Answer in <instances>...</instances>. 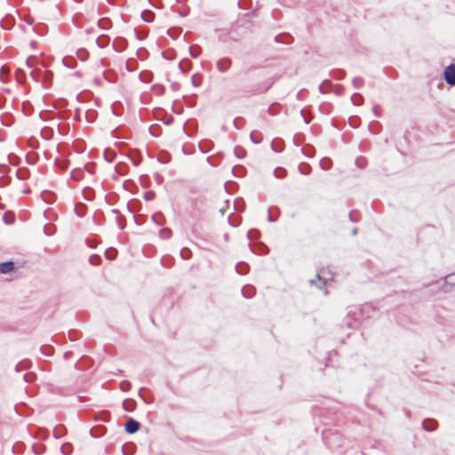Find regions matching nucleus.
Instances as JSON below:
<instances>
[{
  "label": "nucleus",
  "mask_w": 455,
  "mask_h": 455,
  "mask_svg": "<svg viewBox=\"0 0 455 455\" xmlns=\"http://www.w3.org/2000/svg\"><path fill=\"white\" fill-rule=\"evenodd\" d=\"M26 21H27L28 24H32L33 20H32V18L28 17V19H26Z\"/></svg>",
  "instance_id": "34"
},
{
  "label": "nucleus",
  "mask_w": 455,
  "mask_h": 455,
  "mask_svg": "<svg viewBox=\"0 0 455 455\" xmlns=\"http://www.w3.org/2000/svg\"><path fill=\"white\" fill-rule=\"evenodd\" d=\"M373 110H374V112H375L376 116H378V114H377V113H378V110H377V108H376V107H374V108H373Z\"/></svg>",
  "instance_id": "36"
},
{
  "label": "nucleus",
  "mask_w": 455,
  "mask_h": 455,
  "mask_svg": "<svg viewBox=\"0 0 455 455\" xmlns=\"http://www.w3.org/2000/svg\"><path fill=\"white\" fill-rule=\"evenodd\" d=\"M323 272L322 270H321V271H319V272L317 273V278H318L320 281H323L324 284H326V283H328L329 279H327V278H323Z\"/></svg>",
  "instance_id": "27"
},
{
  "label": "nucleus",
  "mask_w": 455,
  "mask_h": 455,
  "mask_svg": "<svg viewBox=\"0 0 455 455\" xmlns=\"http://www.w3.org/2000/svg\"><path fill=\"white\" fill-rule=\"evenodd\" d=\"M140 79L143 82V83H150L151 80H152V75L150 72H143V73H140Z\"/></svg>",
  "instance_id": "18"
},
{
  "label": "nucleus",
  "mask_w": 455,
  "mask_h": 455,
  "mask_svg": "<svg viewBox=\"0 0 455 455\" xmlns=\"http://www.w3.org/2000/svg\"><path fill=\"white\" fill-rule=\"evenodd\" d=\"M106 256L109 259H114L115 257H116V251H106Z\"/></svg>",
  "instance_id": "28"
},
{
  "label": "nucleus",
  "mask_w": 455,
  "mask_h": 455,
  "mask_svg": "<svg viewBox=\"0 0 455 455\" xmlns=\"http://www.w3.org/2000/svg\"><path fill=\"white\" fill-rule=\"evenodd\" d=\"M77 55L78 57L82 60H85L88 57V52L86 50L84 49H80L78 52H77Z\"/></svg>",
  "instance_id": "24"
},
{
  "label": "nucleus",
  "mask_w": 455,
  "mask_h": 455,
  "mask_svg": "<svg viewBox=\"0 0 455 455\" xmlns=\"http://www.w3.org/2000/svg\"><path fill=\"white\" fill-rule=\"evenodd\" d=\"M189 52L192 58H197L201 54L202 49L199 45L194 44L189 47Z\"/></svg>",
  "instance_id": "12"
},
{
  "label": "nucleus",
  "mask_w": 455,
  "mask_h": 455,
  "mask_svg": "<svg viewBox=\"0 0 455 455\" xmlns=\"http://www.w3.org/2000/svg\"><path fill=\"white\" fill-rule=\"evenodd\" d=\"M4 220H6V219L4 218ZM5 222L9 223V224H12V221L5 220Z\"/></svg>",
  "instance_id": "40"
},
{
  "label": "nucleus",
  "mask_w": 455,
  "mask_h": 455,
  "mask_svg": "<svg viewBox=\"0 0 455 455\" xmlns=\"http://www.w3.org/2000/svg\"><path fill=\"white\" fill-rule=\"evenodd\" d=\"M140 428V423L133 419H130L125 424V431L129 434L137 432Z\"/></svg>",
  "instance_id": "5"
},
{
  "label": "nucleus",
  "mask_w": 455,
  "mask_h": 455,
  "mask_svg": "<svg viewBox=\"0 0 455 455\" xmlns=\"http://www.w3.org/2000/svg\"><path fill=\"white\" fill-rule=\"evenodd\" d=\"M155 14L148 10H145L141 13V18L146 22H152L154 20Z\"/></svg>",
  "instance_id": "13"
},
{
  "label": "nucleus",
  "mask_w": 455,
  "mask_h": 455,
  "mask_svg": "<svg viewBox=\"0 0 455 455\" xmlns=\"http://www.w3.org/2000/svg\"><path fill=\"white\" fill-rule=\"evenodd\" d=\"M422 427L426 431H434L437 427V422L434 419H425L422 422Z\"/></svg>",
  "instance_id": "7"
},
{
  "label": "nucleus",
  "mask_w": 455,
  "mask_h": 455,
  "mask_svg": "<svg viewBox=\"0 0 455 455\" xmlns=\"http://www.w3.org/2000/svg\"><path fill=\"white\" fill-rule=\"evenodd\" d=\"M355 88L359 89L363 85V80L361 77H355L352 81Z\"/></svg>",
  "instance_id": "22"
},
{
  "label": "nucleus",
  "mask_w": 455,
  "mask_h": 455,
  "mask_svg": "<svg viewBox=\"0 0 455 455\" xmlns=\"http://www.w3.org/2000/svg\"><path fill=\"white\" fill-rule=\"evenodd\" d=\"M24 379L26 381H31L33 376H29L28 374L24 375Z\"/></svg>",
  "instance_id": "30"
},
{
  "label": "nucleus",
  "mask_w": 455,
  "mask_h": 455,
  "mask_svg": "<svg viewBox=\"0 0 455 455\" xmlns=\"http://www.w3.org/2000/svg\"><path fill=\"white\" fill-rule=\"evenodd\" d=\"M351 100H352L354 105L359 106V105L362 104L363 98H362V96L360 94L355 93L354 95H352Z\"/></svg>",
  "instance_id": "21"
},
{
  "label": "nucleus",
  "mask_w": 455,
  "mask_h": 455,
  "mask_svg": "<svg viewBox=\"0 0 455 455\" xmlns=\"http://www.w3.org/2000/svg\"><path fill=\"white\" fill-rule=\"evenodd\" d=\"M235 153L239 156V157H242L245 153H244V150L241 148H235Z\"/></svg>",
  "instance_id": "29"
},
{
  "label": "nucleus",
  "mask_w": 455,
  "mask_h": 455,
  "mask_svg": "<svg viewBox=\"0 0 455 455\" xmlns=\"http://www.w3.org/2000/svg\"><path fill=\"white\" fill-rule=\"evenodd\" d=\"M124 385H128V383H122V386H124V388H126V386Z\"/></svg>",
  "instance_id": "38"
},
{
  "label": "nucleus",
  "mask_w": 455,
  "mask_h": 455,
  "mask_svg": "<svg viewBox=\"0 0 455 455\" xmlns=\"http://www.w3.org/2000/svg\"><path fill=\"white\" fill-rule=\"evenodd\" d=\"M242 293L245 298H251L255 294V288L251 285H246L242 289Z\"/></svg>",
  "instance_id": "10"
},
{
  "label": "nucleus",
  "mask_w": 455,
  "mask_h": 455,
  "mask_svg": "<svg viewBox=\"0 0 455 455\" xmlns=\"http://www.w3.org/2000/svg\"><path fill=\"white\" fill-rule=\"evenodd\" d=\"M89 261L92 265L98 266L101 262V258L99 255L94 254L90 257Z\"/></svg>",
  "instance_id": "20"
},
{
  "label": "nucleus",
  "mask_w": 455,
  "mask_h": 455,
  "mask_svg": "<svg viewBox=\"0 0 455 455\" xmlns=\"http://www.w3.org/2000/svg\"><path fill=\"white\" fill-rule=\"evenodd\" d=\"M299 171L303 175H308L311 172V167L307 164H300L299 165Z\"/></svg>",
  "instance_id": "17"
},
{
  "label": "nucleus",
  "mask_w": 455,
  "mask_h": 455,
  "mask_svg": "<svg viewBox=\"0 0 455 455\" xmlns=\"http://www.w3.org/2000/svg\"><path fill=\"white\" fill-rule=\"evenodd\" d=\"M109 41L110 39L108 36L102 35L97 38L96 44L100 48H105L108 45Z\"/></svg>",
  "instance_id": "9"
},
{
  "label": "nucleus",
  "mask_w": 455,
  "mask_h": 455,
  "mask_svg": "<svg viewBox=\"0 0 455 455\" xmlns=\"http://www.w3.org/2000/svg\"><path fill=\"white\" fill-rule=\"evenodd\" d=\"M319 90H320V92H321L322 93H325V91H324V89H323V84H321V85L319 86Z\"/></svg>",
  "instance_id": "32"
},
{
  "label": "nucleus",
  "mask_w": 455,
  "mask_h": 455,
  "mask_svg": "<svg viewBox=\"0 0 455 455\" xmlns=\"http://www.w3.org/2000/svg\"><path fill=\"white\" fill-rule=\"evenodd\" d=\"M14 268V263L12 261H5L0 263V273L2 274H7L13 270Z\"/></svg>",
  "instance_id": "8"
},
{
  "label": "nucleus",
  "mask_w": 455,
  "mask_h": 455,
  "mask_svg": "<svg viewBox=\"0 0 455 455\" xmlns=\"http://www.w3.org/2000/svg\"><path fill=\"white\" fill-rule=\"evenodd\" d=\"M355 164H356L359 168H364V166L366 165V160H365L363 157H358V158L355 160Z\"/></svg>",
  "instance_id": "25"
},
{
  "label": "nucleus",
  "mask_w": 455,
  "mask_h": 455,
  "mask_svg": "<svg viewBox=\"0 0 455 455\" xmlns=\"http://www.w3.org/2000/svg\"><path fill=\"white\" fill-rule=\"evenodd\" d=\"M37 62L36 57H28L26 60V66L30 69V72L32 69L38 68L36 67V63Z\"/></svg>",
  "instance_id": "15"
},
{
  "label": "nucleus",
  "mask_w": 455,
  "mask_h": 455,
  "mask_svg": "<svg viewBox=\"0 0 455 455\" xmlns=\"http://www.w3.org/2000/svg\"><path fill=\"white\" fill-rule=\"evenodd\" d=\"M444 79L450 85L455 84V65L451 64L444 69Z\"/></svg>",
  "instance_id": "3"
},
{
  "label": "nucleus",
  "mask_w": 455,
  "mask_h": 455,
  "mask_svg": "<svg viewBox=\"0 0 455 455\" xmlns=\"http://www.w3.org/2000/svg\"><path fill=\"white\" fill-rule=\"evenodd\" d=\"M448 286H455V273L445 276L443 290L446 292L451 291Z\"/></svg>",
  "instance_id": "6"
},
{
  "label": "nucleus",
  "mask_w": 455,
  "mask_h": 455,
  "mask_svg": "<svg viewBox=\"0 0 455 455\" xmlns=\"http://www.w3.org/2000/svg\"><path fill=\"white\" fill-rule=\"evenodd\" d=\"M191 82L195 87H198L202 84L203 76L199 74H195L191 77Z\"/></svg>",
  "instance_id": "16"
},
{
  "label": "nucleus",
  "mask_w": 455,
  "mask_h": 455,
  "mask_svg": "<svg viewBox=\"0 0 455 455\" xmlns=\"http://www.w3.org/2000/svg\"><path fill=\"white\" fill-rule=\"evenodd\" d=\"M275 176L278 179H283L285 176V170L282 168H276L275 170Z\"/></svg>",
  "instance_id": "23"
},
{
  "label": "nucleus",
  "mask_w": 455,
  "mask_h": 455,
  "mask_svg": "<svg viewBox=\"0 0 455 455\" xmlns=\"http://www.w3.org/2000/svg\"><path fill=\"white\" fill-rule=\"evenodd\" d=\"M79 0H76V2H78Z\"/></svg>",
  "instance_id": "41"
},
{
  "label": "nucleus",
  "mask_w": 455,
  "mask_h": 455,
  "mask_svg": "<svg viewBox=\"0 0 455 455\" xmlns=\"http://www.w3.org/2000/svg\"><path fill=\"white\" fill-rule=\"evenodd\" d=\"M124 385H128V383H122V386H124V388H126V386Z\"/></svg>",
  "instance_id": "37"
},
{
  "label": "nucleus",
  "mask_w": 455,
  "mask_h": 455,
  "mask_svg": "<svg viewBox=\"0 0 455 455\" xmlns=\"http://www.w3.org/2000/svg\"><path fill=\"white\" fill-rule=\"evenodd\" d=\"M231 67V60L229 58H222L217 62V68L220 72H227Z\"/></svg>",
  "instance_id": "4"
},
{
  "label": "nucleus",
  "mask_w": 455,
  "mask_h": 455,
  "mask_svg": "<svg viewBox=\"0 0 455 455\" xmlns=\"http://www.w3.org/2000/svg\"><path fill=\"white\" fill-rule=\"evenodd\" d=\"M108 19H101V20H99V26L102 29H108Z\"/></svg>",
  "instance_id": "26"
},
{
  "label": "nucleus",
  "mask_w": 455,
  "mask_h": 455,
  "mask_svg": "<svg viewBox=\"0 0 455 455\" xmlns=\"http://www.w3.org/2000/svg\"><path fill=\"white\" fill-rule=\"evenodd\" d=\"M4 68H2V69H1V73H0V79H1L4 83H5V80H4V77H3V76H4V74H3V73H4Z\"/></svg>",
  "instance_id": "31"
},
{
  "label": "nucleus",
  "mask_w": 455,
  "mask_h": 455,
  "mask_svg": "<svg viewBox=\"0 0 455 455\" xmlns=\"http://www.w3.org/2000/svg\"><path fill=\"white\" fill-rule=\"evenodd\" d=\"M235 269L238 274L245 275L249 270V267L246 263L240 262L235 266Z\"/></svg>",
  "instance_id": "14"
},
{
  "label": "nucleus",
  "mask_w": 455,
  "mask_h": 455,
  "mask_svg": "<svg viewBox=\"0 0 455 455\" xmlns=\"http://www.w3.org/2000/svg\"><path fill=\"white\" fill-rule=\"evenodd\" d=\"M21 72H22V71H21L20 69H18V70H17V73H21ZM17 76H19V74H17ZM17 79H18L19 81H20V76H18V78H17Z\"/></svg>",
  "instance_id": "35"
},
{
  "label": "nucleus",
  "mask_w": 455,
  "mask_h": 455,
  "mask_svg": "<svg viewBox=\"0 0 455 455\" xmlns=\"http://www.w3.org/2000/svg\"><path fill=\"white\" fill-rule=\"evenodd\" d=\"M320 166L323 170H329L331 166V161L328 158L322 159Z\"/></svg>",
  "instance_id": "19"
},
{
  "label": "nucleus",
  "mask_w": 455,
  "mask_h": 455,
  "mask_svg": "<svg viewBox=\"0 0 455 455\" xmlns=\"http://www.w3.org/2000/svg\"><path fill=\"white\" fill-rule=\"evenodd\" d=\"M361 315V312L356 307L351 308L348 311L347 316V324L349 328H355L357 324L359 323V316Z\"/></svg>",
  "instance_id": "2"
},
{
  "label": "nucleus",
  "mask_w": 455,
  "mask_h": 455,
  "mask_svg": "<svg viewBox=\"0 0 455 455\" xmlns=\"http://www.w3.org/2000/svg\"><path fill=\"white\" fill-rule=\"evenodd\" d=\"M123 407L124 409L126 411H133L135 410V407H136V403L132 399H126L124 401L123 403Z\"/></svg>",
  "instance_id": "11"
},
{
  "label": "nucleus",
  "mask_w": 455,
  "mask_h": 455,
  "mask_svg": "<svg viewBox=\"0 0 455 455\" xmlns=\"http://www.w3.org/2000/svg\"><path fill=\"white\" fill-rule=\"evenodd\" d=\"M349 219L351 220V221H355V220L354 219V213L353 212L349 213Z\"/></svg>",
  "instance_id": "33"
},
{
  "label": "nucleus",
  "mask_w": 455,
  "mask_h": 455,
  "mask_svg": "<svg viewBox=\"0 0 455 455\" xmlns=\"http://www.w3.org/2000/svg\"><path fill=\"white\" fill-rule=\"evenodd\" d=\"M31 77L36 82H40L44 88H48L52 81V72L40 68L32 69L30 72Z\"/></svg>",
  "instance_id": "1"
},
{
  "label": "nucleus",
  "mask_w": 455,
  "mask_h": 455,
  "mask_svg": "<svg viewBox=\"0 0 455 455\" xmlns=\"http://www.w3.org/2000/svg\"><path fill=\"white\" fill-rule=\"evenodd\" d=\"M355 234H356V229L355 228V229L353 230V235H355Z\"/></svg>",
  "instance_id": "39"
}]
</instances>
